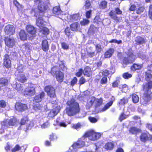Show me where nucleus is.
<instances>
[{
  "label": "nucleus",
  "mask_w": 152,
  "mask_h": 152,
  "mask_svg": "<svg viewBox=\"0 0 152 152\" xmlns=\"http://www.w3.org/2000/svg\"><path fill=\"white\" fill-rule=\"evenodd\" d=\"M100 80V83L102 84H105L107 82V79L106 77L103 76Z\"/></svg>",
  "instance_id": "54"
},
{
  "label": "nucleus",
  "mask_w": 152,
  "mask_h": 152,
  "mask_svg": "<svg viewBox=\"0 0 152 152\" xmlns=\"http://www.w3.org/2000/svg\"><path fill=\"white\" fill-rule=\"evenodd\" d=\"M8 84V80L5 77H2L0 78V84L2 86H7Z\"/></svg>",
  "instance_id": "32"
},
{
  "label": "nucleus",
  "mask_w": 152,
  "mask_h": 152,
  "mask_svg": "<svg viewBox=\"0 0 152 152\" xmlns=\"http://www.w3.org/2000/svg\"><path fill=\"white\" fill-rule=\"evenodd\" d=\"M66 104L67 106L65 109L66 113L68 116H74L80 112L79 104L74 98H72L68 100Z\"/></svg>",
  "instance_id": "2"
},
{
  "label": "nucleus",
  "mask_w": 152,
  "mask_h": 152,
  "mask_svg": "<svg viewBox=\"0 0 152 152\" xmlns=\"http://www.w3.org/2000/svg\"><path fill=\"white\" fill-rule=\"evenodd\" d=\"M17 119L15 117H13L10 118L7 122L6 121H3L2 125L7 128H8L10 126H14L17 124Z\"/></svg>",
  "instance_id": "10"
},
{
  "label": "nucleus",
  "mask_w": 152,
  "mask_h": 152,
  "mask_svg": "<svg viewBox=\"0 0 152 152\" xmlns=\"http://www.w3.org/2000/svg\"><path fill=\"white\" fill-rule=\"evenodd\" d=\"M77 82V79L76 77H74L71 80L70 84L73 86L75 84H76Z\"/></svg>",
  "instance_id": "64"
},
{
  "label": "nucleus",
  "mask_w": 152,
  "mask_h": 152,
  "mask_svg": "<svg viewBox=\"0 0 152 152\" xmlns=\"http://www.w3.org/2000/svg\"><path fill=\"white\" fill-rule=\"evenodd\" d=\"M70 28H69L68 26H67L64 30L65 34L69 38L71 37L72 36V32Z\"/></svg>",
  "instance_id": "36"
},
{
  "label": "nucleus",
  "mask_w": 152,
  "mask_h": 152,
  "mask_svg": "<svg viewBox=\"0 0 152 152\" xmlns=\"http://www.w3.org/2000/svg\"><path fill=\"white\" fill-rule=\"evenodd\" d=\"M4 31L6 34L10 35H13L15 32V28L12 25H7L5 27Z\"/></svg>",
  "instance_id": "15"
},
{
  "label": "nucleus",
  "mask_w": 152,
  "mask_h": 152,
  "mask_svg": "<svg viewBox=\"0 0 152 152\" xmlns=\"http://www.w3.org/2000/svg\"><path fill=\"white\" fill-rule=\"evenodd\" d=\"M114 147L115 145L113 141L107 142L104 146V148L107 151H111Z\"/></svg>",
  "instance_id": "22"
},
{
  "label": "nucleus",
  "mask_w": 152,
  "mask_h": 152,
  "mask_svg": "<svg viewBox=\"0 0 152 152\" xmlns=\"http://www.w3.org/2000/svg\"><path fill=\"white\" fill-rule=\"evenodd\" d=\"M23 48L24 49L25 51H28L30 50V44L28 42L25 43L22 45Z\"/></svg>",
  "instance_id": "45"
},
{
  "label": "nucleus",
  "mask_w": 152,
  "mask_h": 152,
  "mask_svg": "<svg viewBox=\"0 0 152 152\" xmlns=\"http://www.w3.org/2000/svg\"><path fill=\"white\" fill-rule=\"evenodd\" d=\"M27 79L24 73L18 74L17 76V80L22 83H24L27 80Z\"/></svg>",
  "instance_id": "25"
},
{
  "label": "nucleus",
  "mask_w": 152,
  "mask_h": 152,
  "mask_svg": "<svg viewBox=\"0 0 152 152\" xmlns=\"http://www.w3.org/2000/svg\"><path fill=\"white\" fill-rule=\"evenodd\" d=\"M24 69V66L23 64H19L17 67V71L18 72V74L24 73L23 71Z\"/></svg>",
  "instance_id": "40"
},
{
  "label": "nucleus",
  "mask_w": 152,
  "mask_h": 152,
  "mask_svg": "<svg viewBox=\"0 0 152 152\" xmlns=\"http://www.w3.org/2000/svg\"><path fill=\"white\" fill-rule=\"evenodd\" d=\"M4 41L6 45L10 48L13 47L15 44V42L13 38L6 37L4 39Z\"/></svg>",
  "instance_id": "16"
},
{
  "label": "nucleus",
  "mask_w": 152,
  "mask_h": 152,
  "mask_svg": "<svg viewBox=\"0 0 152 152\" xmlns=\"http://www.w3.org/2000/svg\"><path fill=\"white\" fill-rule=\"evenodd\" d=\"M119 82L120 80L119 79H116L112 83V87L114 88L118 87Z\"/></svg>",
  "instance_id": "51"
},
{
  "label": "nucleus",
  "mask_w": 152,
  "mask_h": 152,
  "mask_svg": "<svg viewBox=\"0 0 152 152\" xmlns=\"http://www.w3.org/2000/svg\"><path fill=\"white\" fill-rule=\"evenodd\" d=\"M61 11L60 7L59 6H56L54 7L53 9V13L55 14H58Z\"/></svg>",
  "instance_id": "58"
},
{
  "label": "nucleus",
  "mask_w": 152,
  "mask_h": 152,
  "mask_svg": "<svg viewBox=\"0 0 152 152\" xmlns=\"http://www.w3.org/2000/svg\"><path fill=\"white\" fill-rule=\"evenodd\" d=\"M83 75L88 77L92 75V70L91 68L88 66H86L83 70Z\"/></svg>",
  "instance_id": "26"
},
{
  "label": "nucleus",
  "mask_w": 152,
  "mask_h": 152,
  "mask_svg": "<svg viewBox=\"0 0 152 152\" xmlns=\"http://www.w3.org/2000/svg\"><path fill=\"white\" fill-rule=\"evenodd\" d=\"M89 23V20L88 19H83V20L80 22V23L82 26L87 25Z\"/></svg>",
  "instance_id": "57"
},
{
  "label": "nucleus",
  "mask_w": 152,
  "mask_h": 152,
  "mask_svg": "<svg viewBox=\"0 0 152 152\" xmlns=\"http://www.w3.org/2000/svg\"><path fill=\"white\" fill-rule=\"evenodd\" d=\"M114 51L113 48H109L104 53V58H108L112 57L114 53Z\"/></svg>",
  "instance_id": "24"
},
{
  "label": "nucleus",
  "mask_w": 152,
  "mask_h": 152,
  "mask_svg": "<svg viewBox=\"0 0 152 152\" xmlns=\"http://www.w3.org/2000/svg\"><path fill=\"white\" fill-rule=\"evenodd\" d=\"M115 13L113 10H111L109 13V15L112 19L118 22L120 20V18L117 16V15H121L122 14V11L118 7L115 8Z\"/></svg>",
  "instance_id": "6"
},
{
  "label": "nucleus",
  "mask_w": 152,
  "mask_h": 152,
  "mask_svg": "<svg viewBox=\"0 0 152 152\" xmlns=\"http://www.w3.org/2000/svg\"><path fill=\"white\" fill-rule=\"evenodd\" d=\"M127 57L129 58L132 64L137 59V57L134 53L132 52H129L127 54Z\"/></svg>",
  "instance_id": "30"
},
{
  "label": "nucleus",
  "mask_w": 152,
  "mask_h": 152,
  "mask_svg": "<svg viewBox=\"0 0 152 152\" xmlns=\"http://www.w3.org/2000/svg\"><path fill=\"white\" fill-rule=\"evenodd\" d=\"M20 39L22 41H24L27 40L28 35L24 29H21L18 32Z\"/></svg>",
  "instance_id": "17"
},
{
  "label": "nucleus",
  "mask_w": 152,
  "mask_h": 152,
  "mask_svg": "<svg viewBox=\"0 0 152 152\" xmlns=\"http://www.w3.org/2000/svg\"><path fill=\"white\" fill-rule=\"evenodd\" d=\"M35 88L33 86H28L24 90V94L29 96L34 95L35 93Z\"/></svg>",
  "instance_id": "14"
},
{
  "label": "nucleus",
  "mask_w": 152,
  "mask_h": 152,
  "mask_svg": "<svg viewBox=\"0 0 152 152\" xmlns=\"http://www.w3.org/2000/svg\"><path fill=\"white\" fill-rule=\"evenodd\" d=\"M15 107L16 110L19 112H23L28 109L27 105L26 104L20 102L15 103Z\"/></svg>",
  "instance_id": "13"
},
{
  "label": "nucleus",
  "mask_w": 152,
  "mask_h": 152,
  "mask_svg": "<svg viewBox=\"0 0 152 152\" xmlns=\"http://www.w3.org/2000/svg\"><path fill=\"white\" fill-rule=\"evenodd\" d=\"M40 32H41L45 36H47L49 33V29L47 27H43L40 30Z\"/></svg>",
  "instance_id": "39"
},
{
  "label": "nucleus",
  "mask_w": 152,
  "mask_h": 152,
  "mask_svg": "<svg viewBox=\"0 0 152 152\" xmlns=\"http://www.w3.org/2000/svg\"><path fill=\"white\" fill-rule=\"evenodd\" d=\"M84 7L85 10H88L91 8L92 5L90 1L89 0H86L84 5Z\"/></svg>",
  "instance_id": "38"
},
{
  "label": "nucleus",
  "mask_w": 152,
  "mask_h": 152,
  "mask_svg": "<svg viewBox=\"0 0 152 152\" xmlns=\"http://www.w3.org/2000/svg\"><path fill=\"white\" fill-rule=\"evenodd\" d=\"M129 99L128 98L123 97L120 99L118 104H119L124 105L125 104L128 103Z\"/></svg>",
  "instance_id": "46"
},
{
  "label": "nucleus",
  "mask_w": 152,
  "mask_h": 152,
  "mask_svg": "<svg viewBox=\"0 0 152 152\" xmlns=\"http://www.w3.org/2000/svg\"><path fill=\"white\" fill-rule=\"evenodd\" d=\"M44 90L50 98H54L56 97V89L52 86H46L44 88Z\"/></svg>",
  "instance_id": "5"
},
{
  "label": "nucleus",
  "mask_w": 152,
  "mask_h": 152,
  "mask_svg": "<svg viewBox=\"0 0 152 152\" xmlns=\"http://www.w3.org/2000/svg\"><path fill=\"white\" fill-rule=\"evenodd\" d=\"M92 12V10H90L86 12L85 14L86 18L89 19L91 18Z\"/></svg>",
  "instance_id": "61"
},
{
  "label": "nucleus",
  "mask_w": 152,
  "mask_h": 152,
  "mask_svg": "<svg viewBox=\"0 0 152 152\" xmlns=\"http://www.w3.org/2000/svg\"><path fill=\"white\" fill-rule=\"evenodd\" d=\"M94 101L96 107H100L103 103V99L101 97L99 98H95Z\"/></svg>",
  "instance_id": "31"
},
{
  "label": "nucleus",
  "mask_w": 152,
  "mask_h": 152,
  "mask_svg": "<svg viewBox=\"0 0 152 152\" xmlns=\"http://www.w3.org/2000/svg\"><path fill=\"white\" fill-rule=\"evenodd\" d=\"M143 67L142 64L134 63L130 66V69L132 71L135 72L137 70H140Z\"/></svg>",
  "instance_id": "18"
},
{
  "label": "nucleus",
  "mask_w": 152,
  "mask_h": 152,
  "mask_svg": "<svg viewBox=\"0 0 152 152\" xmlns=\"http://www.w3.org/2000/svg\"><path fill=\"white\" fill-rule=\"evenodd\" d=\"M35 104L33 106V108L35 110H40L42 107V106L41 104H40L39 103Z\"/></svg>",
  "instance_id": "48"
},
{
  "label": "nucleus",
  "mask_w": 152,
  "mask_h": 152,
  "mask_svg": "<svg viewBox=\"0 0 152 152\" xmlns=\"http://www.w3.org/2000/svg\"><path fill=\"white\" fill-rule=\"evenodd\" d=\"M145 9V8L143 6L139 7L136 10V12L137 14H140Z\"/></svg>",
  "instance_id": "56"
},
{
  "label": "nucleus",
  "mask_w": 152,
  "mask_h": 152,
  "mask_svg": "<svg viewBox=\"0 0 152 152\" xmlns=\"http://www.w3.org/2000/svg\"><path fill=\"white\" fill-rule=\"evenodd\" d=\"M45 96V93L44 91H42L34 96L33 99V101L36 103L41 102L44 99Z\"/></svg>",
  "instance_id": "12"
},
{
  "label": "nucleus",
  "mask_w": 152,
  "mask_h": 152,
  "mask_svg": "<svg viewBox=\"0 0 152 152\" xmlns=\"http://www.w3.org/2000/svg\"><path fill=\"white\" fill-rule=\"evenodd\" d=\"M26 30L30 35V38L31 39H33L36 37L37 30L34 26L30 24L27 25L26 27Z\"/></svg>",
  "instance_id": "8"
},
{
  "label": "nucleus",
  "mask_w": 152,
  "mask_h": 152,
  "mask_svg": "<svg viewBox=\"0 0 152 152\" xmlns=\"http://www.w3.org/2000/svg\"><path fill=\"white\" fill-rule=\"evenodd\" d=\"M13 3L17 8L18 10H20L23 8L22 6L20 4L17 0H13Z\"/></svg>",
  "instance_id": "43"
},
{
  "label": "nucleus",
  "mask_w": 152,
  "mask_h": 152,
  "mask_svg": "<svg viewBox=\"0 0 152 152\" xmlns=\"http://www.w3.org/2000/svg\"><path fill=\"white\" fill-rule=\"evenodd\" d=\"M80 15L78 13H76L69 15L70 20L71 21H75L79 19Z\"/></svg>",
  "instance_id": "33"
},
{
  "label": "nucleus",
  "mask_w": 152,
  "mask_h": 152,
  "mask_svg": "<svg viewBox=\"0 0 152 152\" xmlns=\"http://www.w3.org/2000/svg\"><path fill=\"white\" fill-rule=\"evenodd\" d=\"M21 147L19 145H16L11 150L12 152H16L21 149Z\"/></svg>",
  "instance_id": "59"
},
{
  "label": "nucleus",
  "mask_w": 152,
  "mask_h": 152,
  "mask_svg": "<svg viewBox=\"0 0 152 152\" xmlns=\"http://www.w3.org/2000/svg\"><path fill=\"white\" fill-rule=\"evenodd\" d=\"M50 73L53 76L55 77L58 82L61 83L63 82L64 80V73L58 69V66H55L52 67Z\"/></svg>",
  "instance_id": "4"
},
{
  "label": "nucleus",
  "mask_w": 152,
  "mask_h": 152,
  "mask_svg": "<svg viewBox=\"0 0 152 152\" xmlns=\"http://www.w3.org/2000/svg\"><path fill=\"white\" fill-rule=\"evenodd\" d=\"M36 24L37 26L40 27L43 24V21L42 19L38 18L36 20Z\"/></svg>",
  "instance_id": "49"
},
{
  "label": "nucleus",
  "mask_w": 152,
  "mask_h": 152,
  "mask_svg": "<svg viewBox=\"0 0 152 152\" xmlns=\"http://www.w3.org/2000/svg\"><path fill=\"white\" fill-rule=\"evenodd\" d=\"M101 21V19L99 15L96 16L94 19V23L99 24Z\"/></svg>",
  "instance_id": "52"
},
{
  "label": "nucleus",
  "mask_w": 152,
  "mask_h": 152,
  "mask_svg": "<svg viewBox=\"0 0 152 152\" xmlns=\"http://www.w3.org/2000/svg\"><path fill=\"white\" fill-rule=\"evenodd\" d=\"M141 130L140 129L137 128L135 126H132L130 128L129 130V132L131 134H137L138 133L141 132Z\"/></svg>",
  "instance_id": "28"
},
{
  "label": "nucleus",
  "mask_w": 152,
  "mask_h": 152,
  "mask_svg": "<svg viewBox=\"0 0 152 152\" xmlns=\"http://www.w3.org/2000/svg\"><path fill=\"white\" fill-rule=\"evenodd\" d=\"M80 27V25L78 22H73L70 25V28L73 31H77Z\"/></svg>",
  "instance_id": "27"
},
{
  "label": "nucleus",
  "mask_w": 152,
  "mask_h": 152,
  "mask_svg": "<svg viewBox=\"0 0 152 152\" xmlns=\"http://www.w3.org/2000/svg\"><path fill=\"white\" fill-rule=\"evenodd\" d=\"M101 73L103 76L106 77H107L110 74L109 71L108 70L105 69L102 70L96 75V80L97 81L99 80L102 77Z\"/></svg>",
  "instance_id": "19"
},
{
  "label": "nucleus",
  "mask_w": 152,
  "mask_h": 152,
  "mask_svg": "<svg viewBox=\"0 0 152 152\" xmlns=\"http://www.w3.org/2000/svg\"><path fill=\"white\" fill-rule=\"evenodd\" d=\"M35 4H37V9L38 11H37L36 9L32 8L31 11V14H34L35 17H37L40 15V13L44 15L46 12L47 9V7L45 3L42 0H34Z\"/></svg>",
  "instance_id": "3"
},
{
  "label": "nucleus",
  "mask_w": 152,
  "mask_h": 152,
  "mask_svg": "<svg viewBox=\"0 0 152 152\" xmlns=\"http://www.w3.org/2000/svg\"><path fill=\"white\" fill-rule=\"evenodd\" d=\"M148 15L149 18L152 20V4L149 5Z\"/></svg>",
  "instance_id": "62"
},
{
  "label": "nucleus",
  "mask_w": 152,
  "mask_h": 152,
  "mask_svg": "<svg viewBox=\"0 0 152 152\" xmlns=\"http://www.w3.org/2000/svg\"><path fill=\"white\" fill-rule=\"evenodd\" d=\"M85 145V142L81 140H78L77 142H74L72 145L73 148H81Z\"/></svg>",
  "instance_id": "23"
},
{
  "label": "nucleus",
  "mask_w": 152,
  "mask_h": 152,
  "mask_svg": "<svg viewBox=\"0 0 152 152\" xmlns=\"http://www.w3.org/2000/svg\"><path fill=\"white\" fill-rule=\"evenodd\" d=\"M128 117V115H126L124 112H123L120 114L118 118V119L120 122H121L123 120L126 118Z\"/></svg>",
  "instance_id": "42"
},
{
  "label": "nucleus",
  "mask_w": 152,
  "mask_h": 152,
  "mask_svg": "<svg viewBox=\"0 0 152 152\" xmlns=\"http://www.w3.org/2000/svg\"><path fill=\"white\" fill-rule=\"evenodd\" d=\"M83 73V70L82 68L80 69L75 74V75L77 77H79L81 76Z\"/></svg>",
  "instance_id": "63"
},
{
  "label": "nucleus",
  "mask_w": 152,
  "mask_h": 152,
  "mask_svg": "<svg viewBox=\"0 0 152 152\" xmlns=\"http://www.w3.org/2000/svg\"><path fill=\"white\" fill-rule=\"evenodd\" d=\"M145 80L147 82L142 84V89L144 91L143 97L145 100L146 101L150 100L151 97V90L152 89V75L151 72H145Z\"/></svg>",
  "instance_id": "1"
},
{
  "label": "nucleus",
  "mask_w": 152,
  "mask_h": 152,
  "mask_svg": "<svg viewBox=\"0 0 152 152\" xmlns=\"http://www.w3.org/2000/svg\"><path fill=\"white\" fill-rule=\"evenodd\" d=\"M122 64L123 65H127L129 64H131L132 63L128 57H125L123 58Z\"/></svg>",
  "instance_id": "44"
},
{
  "label": "nucleus",
  "mask_w": 152,
  "mask_h": 152,
  "mask_svg": "<svg viewBox=\"0 0 152 152\" xmlns=\"http://www.w3.org/2000/svg\"><path fill=\"white\" fill-rule=\"evenodd\" d=\"M61 62V63L59 65V67L60 69L62 71L67 70V67L65 66L64 61H62Z\"/></svg>",
  "instance_id": "47"
},
{
  "label": "nucleus",
  "mask_w": 152,
  "mask_h": 152,
  "mask_svg": "<svg viewBox=\"0 0 152 152\" xmlns=\"http://www.w3.org/2000/svg\"><path fill=\"white\" fill-rule=\"evenodd\" d=\"M41 48L45 52H47L49 49V45L47 40L44 39L42 40L41 43Z\"/></svg>",
  "instance_id": "21"
},
{
  "label": "nucleus",
  "mask_w": 152,
  "mask_h": 152,
  "mask_svg": "<svg viewBox=\"0 0 152 152\" xmlns=\"http://www.w3.org/2000/svg\"><path fill=\"white\" fill-rule=\"evenodd\" d=\"M29 121L28 118L27 116L23 117L21 119L20 123V126L25 125Z\"/></svg>",
  "instance_id": "37"
},
{
  "label": "nucleus",
  "mask_w": 152,
  "mask_h": 152,
  "mask_svg": "<svg viewBox=\"0 0 152 152\" xmlns=\"http://www.w3.org/2000/svg\"><path fill=\"white\" fill-rule=\"evenodd\" d=\"M135 41L136 45H141L145 43V39L140 36H137L135 38Z\"/></svg>",
  "instance_id": "29"
},
{
  "label": "nucleus",
  "mask_w": 152,
  "mask_h": 152,
  "mask_svg": "<svg viewBox=\"0 0 152 152\" xmlns=\"http://www.w3.org/2000/svg\"><path fill=\"white\" fill-rule=\"evenodd\" d=\"M49 138L50 141H53L57 139V137L55 134L52 133L49 136Z\"/></svg>",
  "instance_id": "53"
},
{
  "label": "nucleus",
  "mask_w": 152,
  "mask_h": 152,
  "mask_svg": "<svg viewBox=\"0 0 152 152\" xmlns=\"http://www.w3.org/2000/svg\"><path fill=\"white\" fill-rule=\"evenodd\" d=\"M107 2L105 0L101 1L99 4V7L102 9H104L107 8Z\"/></svg>",
  "instance_id": "34"
},
{
  "label": "nucleus",
  "mask_w": 152,
  "mask_h": 152,
  "mask_svg": "<svg viewBox=\"0 0 152 152\" xmlns=\"http://www.w3.org/2000/svg\"><path fill=\"white\" fill-rule=\"evenodd\" d=\"M3 65L7 69L11 67V61L10 58L8 54H6L4 56Z\"/></svg>",
  "instance_id": "11"
},
{
  "label": "nucleus",
  "mask_w": 152,
  "mask_h": 152,
  "mask_svg": "<svg viewBox=\"0 0 152 152\" xmlns=\"http://www.w3.org/2000/svg\"><path fill=\"white\" fill-rule=\"evenodd\" d=\"M62 48L64 50H67L69 49V45L65 42L61 43Z\"/></svg>",
  "instance_id": "50"
},
{
  "label": "nucleus",
  "mask_w": 152,
  "mask_h": 152,
  "mask_svg": "<svg viewBox=\"0 0 152 152\" xmlns=\"http://www.w3.org/2000/svg\"><path fill=\"white\" fill-rule=\"evenodd\" d=\"M115 100V98L113 96H112L111 98V100L108 102L106 104L104 107L100 110V112H103L105 111L108 109L110 106H111Z\"/></svg>",
  "instance_id": "20"
},
{
  "label": "nucleus",
  "mask_w": 152,
  "mask_h": 152,
  "mask_svg": "<svg viewBox=\"0 0 152 152\" xmlns=\"http://www.w3.org/2000/svg\"><path fill=\"white\" fill-rule=\"evenodd\" d=\"M119 88L121 91L124 92V90L125 89H128V86L126 84H124L120 85L119 87Z\"/></svg>",
  "instance_id": "55"
},
{
  "label": "nucleus",
  "mask_w": 152,
  "mask_h": 152,
  "mask_svg": "<svg viewBox=\"0 0 152 152\" xmlns=\"http://www.w3.org/2000/svg\"><path fill=\"white\" fill-rule=\"evenodd\" d=\"M59 111V110L58 107H56L55 108L54 110H53L52 111H50V113H52L53 114V116L56 115Z\"/></svg>",
  "instance_id": "60"
},
{
  "label": "nucleus",
  "mask_w": 152,
  "mask_h": 152,
  "mask_svg": "<svg viewBox=\"0 0 152 152\" xmlns=\"http://www.w3.org/2000/svg\"><path fill=\"white\" fill-rule=\"evenodd\" d=\"M130 96L132 97V102L134 103H136L139 102V97L137 95L133 93L130 95Z\"/></svg>",
  "instance_id": "35"
},
{
  "label": "nucleus",
  "mask_w": 152,
  "mask_h": 152,
  "mask_svg": "<svg viewBox=\"0 0 152 152\" xmlns=\"http://www.w3.org/2000/svg\"><path fill=\"white\" fill-rule=\"evenodd\" d=\"M139 138L140 141L144 143L152 141V134L148 132H143L141 134Z\"/></svg>",
  "instance_id": "9"
},
{
  "label": "nucleus",
  "mask_w": 152,
  "mask_h": 152,
  "mask_svg": "<svg viewBox=\"0 0 152 152\" xmlns=\"http://www.w3.org/2000/svg\"><path fill=\"white\" fill-rule=\"evenodd\" d=\"M84 136L85 137H89L91 140L95 141L99 139L101 135L100 133L96 132L93 130H91L86 132Z\"/></svg>",
  "instance_id": "7"
},
{
  "label": "nucleus",
  "mask_w": 152,
  "mask_h": 152,
  "mask_svg": "<svg viewBox=\"0 0 152 152\" xmlns=\"http://www.w3.org/2000/svg\"><path fill=\"white\" fill-rule=\"evenodd\" d=\"M132 75L129 72L123 73L122 75L123 77L125 79H128L132 77Z\"/></svg>",
  "instance_id": "41"
}]
</instances>
